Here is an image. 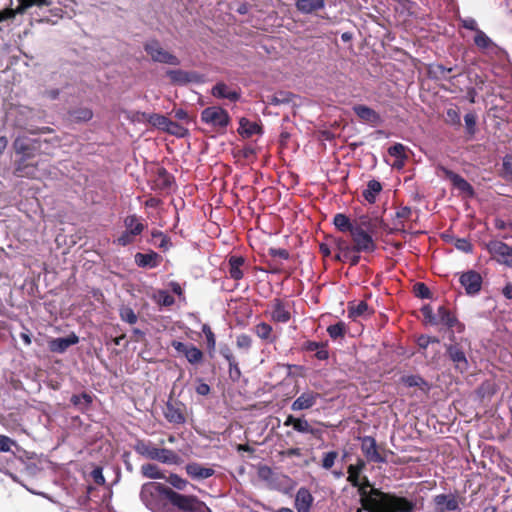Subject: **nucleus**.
Returning a JSON list of instances; mask_svg holds the SVG:
<instances>
[{
	"label": "nucleus",
	"instance_id": "obj_1",
	"mask_svg": "<svg viewBox=\"0 0 512 512\" xmlns=\"http://www.w3.org/2000/svg\"><path fill=\"white\" fill-rule=\"evenodd\" d=\"M356 487L360 503L367 512H411L413 510L412 502L374 488L366 476L360 479V484Z\"/></svg>",
	"mask_w": 512,
	"mask_h": 512
},
{
	"label": "nucleus",
	"instance_id": "obj_2",
	"mask_svg": "<svg viewBox=\"0 0 512 512\" xmlns=\"http://www.w3.org/2000/svg\"><path fill=\"white\" fill-rule=\"evenodd\" d=\"M384 221L378 216L359 215L354 218V228L350 232L354 248L357 252L371 253L375 249L374 238L385 230Z\"/></svg>",
	"mask_w": 512,
	"mask_h": 512
},
{
	"label": "nucleus",
	"instance_id": "obj_3",
	"mask_svg": "<svg viewBox=\"0 0 512 512\" xmlns=\"http://www.w3.org/2000/svg\"><path fill=\"white\" fill-rule=\"evenodd\" d=\"M168 502L175 512H211L209 507L195 495H186L174 490L168 492Z\"/></svg>",
	"mask_w": 512,
	"mask_h": 512
},
{
	"label": "nucleus",
	"instance_id": "obj_4",
	"mask_svg": "<svg viewBox=\"0 0 512 512\" xmlns=\"http://www.w3.org/2000/svg\"><path fill=\"white\" fill-rule=\"evenodd\" d=\"M144 50L153 62L172 66L180 65V59L166 50L158 40L151 39L144 44Z\"/></svg>",
	"mask_w": 512,
	"mask_h": 512
},
{
	"label": "nucleus",
	"instance_id": "obj_5",
	"mask_svg": "<svg viewBox=\"0 0 512 512\" xmlns=\"http://www.w3.org/2000/svg\"><path fill=\"white\" fill-rule=\"evenodd\" d=\"M201 120L215 131H224L230 124L228 112L220 106H210L201 112Z\"/></svg>",
	"mask_w": 512,
	"mask_h": 512
},
{
	"label": "nucleus",
	"instance_id": "obj_6",
	"mask_svg": "<svg viewBox=\"0 0 512 512\" xmlns=\"http://www.w3.org/2000/svg\"><path fill=\"white\" fill-rule=\"evenodd\" d=\"M125 231L116 239L117 244L126 246L140 235L145 226L136 215L127 216L124 220Z\"/></svg>",
	"mask_w": 512,
	"mask_h": 512
},
{
	"label": "nucleus",
	"instance_id": "obj_7",
	"mask_svg": "<svg viewBox=\"0 0 512 512\" xmlns=\"http://www.w3.org/2000/svg\"><path fill=\"white\" fill-rule=\"evenodd\" d=\"M172 347L180 354L185 356L190 364H199L203 360V352L192 344H185L180 341H172Z\"/></svg>",
	"mask_w": 512,
	"mask_h": 512
},
{
	"label": "nucleus",
	"instance_id": "obj_8",
	"mask_svg": "<svg viewBox=\"0 0 512 512\" xmlns=\"http://www.w3.org/2000/svg\"><path fill=\"white\" fill-rule=\"evenodd\" d=\"M437 512H452L461 510L460 498L454 494H439L434 497Z\"/></svg>",
	"mask_w": 512,
	"mask_h": 512
},
{
	"label": "nucleus",
	"instance_id": "obj_9",
	"mask_svg": "<svg viewBox=\"0 0 512 512\" xmlns=\"http://www.w3.org/2000/svg\"><path fill=\"white\" fill-rule=\"evenodd\" d=\"M459 281L468 295H476L481 290L482 277L476 271L470 270L462 273L460 275Z\"/></svg>",
	"mask_w": 512,
	"mask_h": 512
},
{
	"label": "nucleus",
	"instance_id": "obj_10",
	"mask_svg": "<svg viewBox=\"0 0 512 512\" xmlns=\"http://www.w3.org/2000/svg\"><path fill=\"white\" fill-rule=\"evenodd\" d=\"M184 410L185 407L182 403L169 400L164 408V416L172 424H184L186 422Z\"/></svg>",
	"mask_w": 512,
	"mask_h": 512
},
{
	"label": "nucleus",
	"instance_id": "obj_11",
	"mask_svg": "<svg viewBox=\"0 0 512 512\" xmlns=\"http://www.w3.org/2000/svg\"><path fill=\"white\" fill-rule=\"evenodd\" d=\"M166 76L169 78L171 83L176 85H186L188 83L201 82V76L193 71H185L181 69L168 70Z\"/></svg>",
	"mask_w": 512,
	"mask_h": 512
},
{
	"label": "nucleus",
	"instance_id": "obj_12",
	"mask_svg": "<svg viewBox=\"0 0 512 512\" xmlns=\"http://www.w3.org/2000/svg\"><path fill=\"white\" fill-rule=\"evenodd\" d=\"M361 451L368 461L375 463L386 462V459L378 451L375 439L370 436L361 438Z\"/></svg>",
	"mask_w": 512,
	"mask_h": 512
},
{
	"label": "nucleus",
	"instance_id": "obj_13",
	"mask_svg": "<svg viewBox=\"0 0 512 512\" xmlns=\"http://www.w3.org/2000/svg\"><path fill=\"white\" fill-rule=\"evenodd\" d=\"M321 395L318 392L307 390L299 395L292 403L293 411L307 410L315 406Z\"/></svg>",
	"mask_w": 512,
	"mask_h": 512
},
{
	"label": "nucleus",
	"instance_id": "obj_14",
	"mask_svg": "<svg viewBox=\"0 0 512 512\" xmlns=\"http://www.w3.org/2000/svg\"><path fill=\"white\" fill-rule=\"evenodd\" d=\"M19 6L15 10H7L3 13H0V21L13 18L16 14H23L28 8L32 6H49L52 3V0H18Z\"/></svg>",
	"mask_w": 512,
	"mask_h": 512
},
{
	"label": "nucleus",
	"instance_id": "obj_15",
	"mask_svg": "<svg viewBox=\"0 0 512 512\" xmlns=\"http://www.w3.org/2000/svg\"><path fill=\"white\" fill-rule=\"evenodd\" d=\"M185 471L192 480L196 481L205 480L215 474V470L212 467H206L197 462L188 463L185 466Z\"/></svg>",
	"mask_w": 512,
	"mask_h": 512
},
{
	"label": "nucleus",
	"instance_id": "obj_16",
	"mask_svg": "<svg viewBox=\"0 0 512 512\" xmlns=\"http://www.w3.org/2000/svg\"><path fill=\"white\" fill-rule=\"evenodd\" d=\"M37 141H31L27 137H17L13 142L15 152L21 155V159L28 160L34 156Z\"/></svg>",
	"mask_w": 512,
	"mask_h": 512
},
{
	"label": "nucleus",
	"instance_id": "obj_17",
	"mask_svg": "<svg viewBox=\"0 0 512 512\" xmlns=\"http://www.w3.org/2000/svg\"><path fill=\"white\" fill-rule=\"evenodd\" d=\"M313 502L314 497L307 488L301 487L297 490L294 501L297 512H310Z\"/></svg>",
	"mask_w": 512,
	"mask_h": 512
},
{
	"label": "nucleus",
	"instance_id": "obj_18",
	"mask_svg": "<svg viewBox=\"0 0 512 512\" xmlns=\"http://www.w3.org/2000/svg\"><path fill=\"white\" fill-rule=\"evenodd\" d=\"M447 354L451 361L454 363V367L461 373H464L469 368L468 360L465 353L457 346L450 345L447 347Z\"/></svg>",
	"mask_w": 512,
	"mask_h": 512
},
{
	"label": "nucleus",
	"instance_id": "obj_19",
	"mask_svg": "<svg viewBox=\"0 0 512 512\" xmlns=\"http://www.w3.org/2000/svg\"><path fill=\"white\" fill-rule=\"evenodd\" d=\"M38 164L39 163H37L36 165L29 164L27 162V160L20 159L17 162L16 168H15L16 174L20 177L40 179L45 175V172H42L38 169V167H37Z\"/></svg>",
	"mask_w": 512,
	"mask_h": 512
},
{
	"label": "nucleus",
	"instance_id": "obj_20",
	"mask_svg": "<svg viewBox=\"0 0 512 512\" xmlns=\"http://www.w3.org/2000/svg\"><path fill=\"white\" fill-rule=\"evenodd\" d=\"M211 94L220 99H228L232 102H236L240 99V92L230 88L227 84L223 82L217 83L213 86L211 90Z\"/></svg>",
	"mask_w": 512,
	"mask_h": 512
},
{
	"label": "nucleus",
	"instance_id": "obj_21",
	"mask_svg": "<svg viewBox=\"0 0 512 512\" xmlns=\"http://www.w3.org/2000/svg\"><path fill=\"white\" fill-rule=\"evenodd\" d=\"M79 342V338L75 334H71L68 337L54 338L49 341L48 346L51 352L63 353L70 346L75 345Z\"/></svg>",
	"mask_w": 512,
	"mask_h": 512
},
{
	"label": "nucleus",
	"instance_id": "obj_22",
	"mask_svg": "<svg viewBox=\"0 0 512 512\" xmlns=\"http://www.w3.org/2000/svg\"><path fill=\"white\" fill-rule=\"evenodd\" d=\"M443 171L446 178L451 181L452 185L456 189H458L460 192L464 193L467 196H473V187L463 177L448 169H443Z\"/></svg>",
	"mask_w": 512,
	"mask_h": 512
},
{
	"label": "nucleus",
	"instance_id": "obj_23",
	"mask_svg": "<svg viewBox=\"0 0 512 512\" xmlns=\"http://www.w3.org/2000/svg\"><path fill=\"white\" fill-rule=\"evenodd\" d=\"M437 318L438 321L443 323L449 328L455 329L457 332H462L464 329L463 324H461L457 318L448 311L444 306H440L437 310Z\"/></svg>",
	"mask_w": 512,
	"mask_h": 512
},
{
	"label": "nucleus",
	"instance_id": "obj_24",
	"mask_svg": "<svg viewBox=\"0 0 512 512\" xmlns=\"http://www.w3.org/2000/svg\"><path fill=\"white\" fill-rule=\"evenodd\" d=\"M290 312L288 306L280 300H274L271 305V318L273 321L286 323L290 320Z\"/></svg>",
	"mask_w": 512,
	"mask_h": 512
},
{
	"label": "nucleus",
	"instance_id": "obj_25",
	"mask_svg": "<svg viewBox=\"0 0 512 512\" xmlns=\"http://www.w3.org/2000/svg\"><path fill=\"white\" fill-rule=\"evenodd\" d=\"M356 115L363 121L376 125L381 121L380 115L373 109L365 105H356L353 107Z\"/></svg>",
	"mask_w": 512,
	"mask_h": 512
},
{
	"label": "nucleus",
	"instance_id": "obj_26",
	"mask_svg": "<svg viewBox=\"0 0 512 512\" xmlns=\"http://www.w3.org/2000/svg\"><path fill=\"white\" fill-rule=\"evenodd\" d=\"M295 6L302 14H311L325 7L324 0H296Z\"/></svg>",
	"mask_w": 512,
	"mask_h": 512
},
{
	"label": "nucleus",
	"instance_id": "obj_27",
	"mask_svg": "<svg viewBox=\"0 0 512 512\" xmlns=\"http://www.w3.org/2000/svg\"><path fill=\"white\" fill-rule=\"evenodd\" d=\"M333 224L340 232H351L354 228V219H350L343 213H337L334 215Z\"/></svg>",
	"mask_w": 512,
	"mask_h": 512
},
{
	"label": "nucleus",
	"instance_id": "obj_28",
	"mask_svg": "<svg viewBox=\"0 0 512 512\" xmlns=\"http://www.w3.org/2000/svg\"><path fill=\"white\" fill-rule=\"evenodd\" d=\"M153 460H158L167 464H176L179 460V457L176 453L169 449L158 448L156 453H154Z\"/></svg>",
	"mask_w": 512,
	"mask_h": 512
},
{
	"label": "nucleus",
	"instance_id": "obj_29",
	"mask_svg": "<svg viewBox=\"0 0 512 512\" xmlns=\"http://www.w3.org/2000/svg\"><path fill=\"white\" fill-rule=\"evenodd\" d=\"M382 186L377 180H370L367 184V188L363 192V197L369 203H374L376 197L381 192Z\"/></svg>",
	"mask_w": 512,
	"mask_h": 512
},
{
	"label": "nucleus",
	"instance_id": "obj_30",
	"mask_svg": "<svg viewBox=\"0 0 512 512\" xmlns=\"http://www.w3.org/2000/svg\"><path fill=\"white\" fill-rule=\"evenodd\" d=\"M143 117L146 119V121L152 125L153 127L161 130V131H164L167 124L169 123V118H167L166 116L164 115H161V114H156V113H153V114H143Z\"/></svg>",
	"mask_w": 512,
	"mask_h": 512
},
{
	"label": "nucleus",
	"instance_id": "obj_31",
	"mask_svg": "<svg viewBox=\"0 0 512 512\" xmlns=\"http://www.w3.org/2000/svg\"><path fill=\"white\" fill-rule=\"evenodd\" d=\"M261 128L256 122H251L246 118H242L239 122V133L250 137L258 134Z\"/></svg>",
	"mask_w": 512,
	"mask_h": 512
},
{
	"label": "nucleus",
	"instance_id": "obj_32",
	"mask_svg": "<svg viewBox=\"0 0 512 512\" xmlns=\"http://www.w3.org/2000/svg\"><path fill=\"white\" fill-rule=\"evenodd\" d=\"M488 250L493 256H512V249L501 241H492Z\"/></svg>",
	"mask_w": 512,
	"mask_h": 512
},
{
	"label": "nucleus",
	"instance_id": "obj_33",
	"mask_svg": "<svg viewBox=\"0 0 512 512\" xmlns=\"http://www.w3.org/2000/svg\"><path fill=\"white\" fill-rule=\"evenodd\" d=\"M135 451L146 458L153 459L154 453L157 451V447L144 441H138L135 444Z\"/></svg>",
	"mask_w": 512,
	"mask_h": 512
},
{
	"label": "nucleus",
	"instance_id": "obj_34",
	"mask_svg": "<svg viewBox=\"0 0 512 512\" xmlns=\"http://www.w3.org/2000/svg\"><path fill=\"white\" fill-rule=\"evenodd\" d=\"M244 263V258H230L229 260V273L230 276L235 279L239 280L243 277V272L241 271L240 267Z\"/></svg>",
	"mask_w": 512,
	"mask_h": 512
},
{
	"label": "nucleus",
	"instance_id": "obj_35",
	"mask_svg": "<svg viewBox=\"0 0 512 512\" xmlns=\"http://www.w3.org/2000/svg\"><path fill=\"white\" fill-rule=\"evenodd\" d=\"M71 403L79 410L87 409L92 403V397L87 393L73 395L71 397Z\"/></svg>",
	"mask_w": 512,
	"mask_h": 512
},
{
	"label": "nucleus",
	"instance_id": "obj_36",
	"mask_svg": "<svg viewBox=\"0 0 512 512\" xmlns=\"http://www.w3.org/2000/svg\"><path fill=\"white\" fill-rule=\"evenodd\" d=\"M142 474L151 479H164L165 476L162 474L158 466L154 464H144L141 467Z\"/></svg>",
	"mask_w": 512,
	"mask_h": 512
},
{
	"label": "nucleus",
	"instance_id": "obj_37",
	"mask_svg": "<svg viewBox=\"0 0 512 512\" xmlns=\"http://www.w3.org/2000/svg\"><path fill=\"white\" fill-rule=\"evenodd\" d=\"M474 43L478 48L483 50L488 49L494 45L493 41L482 30H477V33L474 37Z\"/></svg>",
	"mask_w": 512,
	"mask_h": 512
},
{
	"label": "nucleus",
	"instance_id": "obj_38",
	"mask_svg": "<svg viewBox=\"0 0 512 512\" xmlns=\"http://www.w3.org/2000/svg\"><path fill=\"white\" fill-rule=\"evenodd\" d=\"M254 332L259 338L263 340H271L272 327L265 322L257 324L254 327Z\"/></svg>",
	"mask_w": 512,
	"mask_h": 512
},
{
	"label": "nucleus",
	"instance_id": "obj_39",
	"mask_svg": "<svg viewBox=\"0 0 512 512\" xmlns=\"http://www.w3.org/2000/svg\"><path fill=\"white\" fill-rule=\"evenodd\" d=\"M154 299L157 302V304L165 307L171 306L175 302L173 296H171L167 291L164 290L158 291L155 294Z\"/></svg>",
	"mask_w": 512,
	"mask_h": 512
},
{
	"label": "nucleus",
	"instance_id": "obj_40",
	"mask_svg": "<svg viewBox=\"0 0 512 512\" xmlns=\"http://www.w3.org/2000/svg\"><path fill=\"white\" fill-rule=\"evenodd\" d=\"M405 146L401 143H396L388 149V153L400 160L399 166H402L403 160L406 158Z\"/></svg>",
	"mask_w": 512,
	"mask_h": 512
},
{
	"label": "nucleus",
	"instance_id": "obj_41",
	"mask_svg": "<svg viewBox=\"0 0 512 512\" xmlns=\"http://www.w3.org/2000/svg\"><path fill=\"white\" fill-rule=\"evenodd\" d=\"M337 458H338V452L337 451L326 452V453L323 454L322 461H321V466L325 470H330L334 466L335 461L337 460Z\"/></svg>",
	"mask_w": 512,
	"mask_h": 512
},
{
	"label": "nucleus",
	"instance_id": "obj_42",
	"mask_svg": "<svg viewBox=\"0 0 512 512\" xmlns=\"http://www.w3.org/2000/svg\"><path fill=\"white\" fill-rule=\"evenodd\" d=\"M166 481L170 483L174 488L178 490H184L188 486V481L181 478L177 474H170L168 477H165Z\"/></svg>",
	"mask_w": 512,
	"mask_h": 512
},
{
	"label": "nucleus",
	"instance_id": "obj_43",
	"mask_svg": "<svg viewBox=\"0 0 512 512\" xmlns=\"http://www.w3.org/2000/svg\"><path fill=\"white\" fill-rule=\"evenodd\" d=\"M294 430L299 433H309L316 434V430L309 424V422L304 418H298L295 425Z\"/></svg>",
	"mask_w": 512,
	"mask_h": 512
},
{
	"label": "nucleus",
	"instance_id": "obj_44",
	"mask_svg": "<svg viewBox=\"0 0 512 512\" xmlns=\"http://www.w3.org/2000/svg\"><path fill=\"white\" fill-rule=\"evenodd\" d=\"M368 312V305L367 303L361 301L356 305H352L349 307V316L356 318L359 316H364Z\"/></svg>",
	"mask_w": 512,
	"mask_h": 512
},
{
	"label": "nucleus",
	"instance_id": "obj_45",
	"mask_svg": "<svg viewBox=\"0 0 512 512\" xmlns=\"http://www.w3.org/2000/svg\"><path fill=\"white\" fill-rule=\"evenodd\" d=\"M327 332L332 339L341 338L345 333V324L343 322H338L334 325H330L327 328Z\"/></svg>",
	"mask_w": 512,
	"mask_h": 512
},
{
	"label": "nucleus",
	"instance_id": "obj_46",
	"mask_svg": "<svg viewBox=\"0 0 512 512\" xmlns=\"http://www.w3.org/2000/svg\"><path fill=\"white\" fill-rule=\"evenodd\" d=\"M164 132L178 137H183L187 133V130L176 122L169 120V123L167 124Z\"/></svg>",
	"mask_w": 512,
	"mask_h": 512
},
{
	"label": "nucleus",
	"instance_id": "obj_47",
	"mask_svg": "<svg viewBox=\"0 0 512 512\" xmlns=\"http://www.w3.org/2000/svg\"><path fill=\"white\" fill-rule=\"evenodd\" d=\"M347 473H348V477H347V481L351 483L352 486H359L360 484V479H362V472L356 470L354 468V466L352 465H349L348 468H347Z\"/></svg>",
	"mask_w": 512,
	"mask_h": 512
},
{
	"label": "nucleus",
	"instance_id": "obj_48",
	"mask_svg": "<svg viewBox=\"0 0 512 512\" xmlns=\"http://www.w3.org/2000/svg\"><path fill=\"white\" fill-rule=\"evenodd\" d=\"M120 317L123 321L129 324H135L137 322V315L129 307H122L120 309Z\"/></svg>",
	"mask_w": 512,
	"mask_h": 512
},
{
	"label": "nucleus",
	"instance_id": "obj_49",
	"mask_svg": "<svg viewBox=\"0 0 512 512\" xmlns=\"http://www.w3.org/2000/svg\"><path fill=\"white\" fill-rule=\"evenodd\" d=\"M202 332L206 337L207 346L210 350H214L216 346V338L208 324L202 326Z\"/></svg>",
	"mask_w": 512,
	"mask_h": 512
},
{
	"label": "nucleus",
	"instance_id": "obj_50",
	"mask_svg": "<svg viewBox=\"0 0 512 512\" xmlns=\"http://www.w3.org/2000/svg\"><path fill=\"white\" fill-rule=\"evenodd\" d=\"M236 346L241 350L248 351L252 346V339L249 335L240 334L236 338Z\"/></svg>",
	"mask_w": 512,
	"mask_h": 512
},
{
	"label": "nucleus",
	"instance_id": "obj_51",
	"mask_svg": "<svg viewBox=\"0 0 512 512\" xmlns=\"http://www.w3.org/2000/svg\"><path fill=\"white\" fill-rule=\"evenodd\" d=\"M401 382L408 387L421 386L425 383L422 377L418 375H408L401 378Z\"/></svg>",
	"mask_w": 512,
	"mask_h": 512
},
{
	"label": "nucleus",
	"instance_id": "obj_52",
	"mask_svg": "<svg viewBox=\"0 0 512 512\" xmlns=\"http://www.w3.org/2000/svg\"><path fill=\"white\" fill-rule=\"evenodd\" d=\"M446 121L452 125H460L461 117L456 108H449L446 111Z\"/></svg>",
	"mask_w": 512,
	"mask_h": 512
},
{
	"label": "nucleus",
	"instance_id": "obj_53",
	"mask_svg": "<svg viewBox=\"0 0 512 512\" xmlns=\"http://www.w3.org/2000/svg\"><path fill=\"white\" fill-rule=\"evenodd\" d=\"M136 264L142 268H155L158 266V258H135Z\"/></svg>",
	"mask_w": 512,
	"mask_h": 512
},
{
	"label": "nucleus",
	"instance_id": "obj_54",
	"mask_svg": "<svg viewBox=\"0 0 512 512\" xmlns=\"http://www.w3.org/2000/svg\"><path fill=\"white\" fill-rule=\"evenodd\" d=\"M228 374L232 381H238L241 378V370L238 361L231 363L228 367Z\"/></svg>",
	"mask_w": 512,
	"mask_h": 512
},
{
	"label": "nucleus",
	"instance_id": "obj_55",
	"mask_svg": "<svg viewBox=\"0 0 512 512\" xmlns=\"http://www.w3.org/2000/svg\"><path fill=\"white\" fill-rule=\"evenodd\" d=\"M502 167H503L504 175L507 178L512 179V156L511 155H506L503 158Z\"/></svg>",
	"mask_w": 512,
	"mask_h": 512
},
{
	"label": "nucleus",
	"instance_id": "obj_56",
	"mask_svg": "<svg viewBox=\"0 0 512 512\" xmlns=\"http://www.w3.org/2000/svg\"><path fill=\"white\" fill-rule=\"evenodd\" d=\"M416 296L426 299L430 297V290L424 283H417L414 287Z\"/></svg>",
	"mask_w": 512,
	"mask_h": 512
},
{
	"label": "nucleus",
	"instance_id": "obj_57",
	"mask_svg": "<svg viewBox=\"0 0 512 512\" xmlns=\"http://www.w3.org/2000/svg\"><path fill=\"white\" fill-rule=\"evenodd\" d=\"M92 116H93V113L88 108H83V109L74 111V117L80 121H88L92 118Z\"/></svg>",
	"mask_w": 512,
	"mask_h": 512
},
{
	"label": "nucleus",
	"instance_id": "obj_58",
	"mask_svg": "<svg viewBox=\"0 0 512 512\" xmlns=\"http://www.w3.org/2000/svg\"><path fill=\"white\" fill-rule=\"evenodd\" d=\"M464 121L469 133H474L476 126V116L473 113H468L464 117Z\"/></svg>",
	"mask_w": 512,
	"mask_h": 512
},
{
	"label": "nucleus",
	"instance_id": "obj_59",
	"mask_svg": "<svg viewBox=\"0 0 512 512\" xmlns=\"http://www.w3.org/2000/svg\"><path fill=\"white\" fill-rule=\"evenodd\" d=\"M14 444V441H12L9 437L0 435V452L10 451L11 446Z\"/></svg>",
	"mask_w": 512,
	"mask_h": 512
},
{
	"label": "nucleus",
	"instance_id": "obj_60",
	"mask_svg": "<svg viewBox=\"0 0 512 512\" xmlns=\"http://www.w3.org/2000/svg\"><path fill=\"white\" fill-rule=\"evenodd\" d=\"M455 247L463 253L471 252V244L466 239H457Z\"/></svg>",
	"mask_w": 512,
	"mask_h": 512
},
{
	"label": "nucleus",
	"instance_id": "obj_61",
	"mask_svg": "<svg viewBox=\"0 0 512 512\" xmlns=\"http://www.w3.org/2000/svg\"><path fill=\"white\" fill-rule=\"evenodd\" d=\"M461 24L464 28H466L468 30L475 31L476 33H477V30H479L477 27V22L474 18L467 17V18L461 19Z\"/></svg>",
	"mask_w": 512,
	"mask_h": 512
},
{
	"label": "nucleus",
	"instance_id": "obj_62",
	"mask_svg": "<svg viewBox=\"0 0 512 512\" xmlns=\"http://www.w3.org/2000/svg\"><path fill=\"white\" fill-rule=\"evenodd\" d=\"M153 238H154L155 243L159 247L167 248L168 245H170L169 240L162 233L154 234Z\"/></svg>",
	"mask_w": 512,
	"mask_h": 512
},
{
	"label": "nucleus",
	"instance_id": "obj_63",
	"mask_svg": "<svg viewBox=\"0 0 512 512\" xmlns=\"http://www.w3.org/2000/svg\"><path fill=\"white\" fill-rule=\"evenodd\" d=\"M432 342H438V340L424 335L420 336L418 339V344L422 348H427V346Z\"/></svg>",
	"mask_w": 512,
	"mask_h": 512
},
{
	"label": "nucleus",
	"instance_id": "obj_64",
	"mask_svg": "<svg viewBox=\"0 0 512 512\" xmlns=\"http://www.w3.org/2000/svg\"><path fill=\"white\" fill-rule=\"evenodd\" d=\"M411 209L409 207H402L396 212V217L398 219H407L411 215Z\"/></svg>",
	"mask_w": 512,
	"mask_h": 512
}]
</instances>
